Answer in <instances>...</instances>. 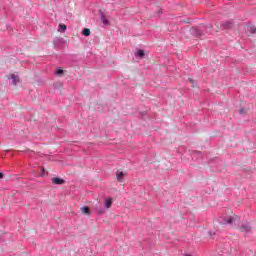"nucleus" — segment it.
I'll return each instance as SVG.
<instances>
[{"label": "nucleus", "instance_id": "3", "mask_svg": "<svg viewBox=\"0 0 256 256\" xmlns=\"http://www.w3.org/2000/svg\"><path fill=\"white\" fill-rule=\"evenodd\" d=\"M52 182L54 183V185H63V183H65V180L61 178H53Z\"/></svg>", "mask_w": 256, "mask_h": 256}, {"label": "nucleus", "instance_id": "6", "mask_svg": "<svg viewBox=\"0 0 256 256\" xmlns=\"http://www.w3.org/2000/svg\"><path fill=\"white\" fill-rule=\"evenodd\" d=\"M117 180L122 183L123 177H125V174L123 172H117L116 174Z\"/></svg>", "mask_w": 256, "mask_h": 256}, {"label": "nucleus", "instance_id": "12", "mask_svg": "<svg viewBox=\"0 0 256 256\" xmlns=\"http://www.w3.org/2000/svg\"><path fill=\"white\" fill-rule=\"evenodd\" d=\"M56 75H63V69H57Z\"/></svg>", "mask_w": 256, "mask_h": 256}, {"label": "nucleus", "instance_id": "13", "mask_svg": "<svg viewBox=\"0 0 256 256\" xmlns=\"http://www.w3.org/2000/svg\"><path fill=\"white\" fill-rule=\"evenodd\" d=\"M250 31H251L252 33H256V29L253 28V27H250Z\"/></svg>", "mask_w": 256, "mask_h": 256}, {"label": "nucleus", "instance_id": "5", "mask_svg": "<svg viewBox=\"0 0 256 256\" xmlns=\"http://www.w3.org/2000/svg\"><path fill=\"white\" fill-rule=\"evenodd\" d=\"M81 212L83 213V215H91V211L89 210V207H87V206L82 207Z\"/></svg>", "mask_w": 256, "mask_h": 256}, {"label": "nucleus", "instance_id": "2", "mask_svg": "<svg viewBox=\"0 0 256 256\" xmlns=\"http://www.w3.org/2000/svg\"><path fill=\"white\" fill-rule=\"evenodd\" d=\"M239 230H240L242 233H249V231H251V225H249V223L242 224V225L239 227Z\"/></svg>", "mask_w": 256, "mask_h": 256}, {"label": "nucleus", "instance_id": "11", "mask_svg": "<svg viewBox=\"0 0 256 256\" xmlns=\"http://www.w3.org/2000/svg\"><path fill=\"white\" fill-rule=\"evenodd\" d=\"M137 55H138V57H145V51L139 50V51L137 52Z\"/></svg>", "mask_w": 256, "mask_h": 256}, {"label": "nucleus", "instance_id": "16", "mask_svg": "<svg viewBox=\"0 0 256 256\" xmlns=\"http://www.w3.org/2000/svg\"><path fill=\"white\" fill-rule=\"evenodd\" d=\"M240 113H245V110H244V109H241V110H240Z\"/></svg>", "mask_w": 256, "mask_h": 256}, {"label": "nucleus", "instance_id": "7", "mask_svg": "<svg viewBox=\"0 0 256 256\" xmlns=\"http://www.w3.org/2000/svg\"><path fill=\"white\" fill-rule=\"evenodd\" d=\"M82 35H84V37H89V35H91V30L89 28H84Z\"/></svg>", "mask_w": 256, "mask_h": 256}, {"label": "nucleus", "instance_id": "4", "mask_svg": "<svg viewBox=\"0 0 256 256\" xmlns=\"http://www.w3.org/2000/svg\"><path fill=\"white\" fill-rule=\"evenodd\" d=\"M104 205L106 209H111V205H113V200H111V198L106 199Z\"/></svg>", "mask_w": 256, "mask_h": 256}, {"label": "nucleus", "instance_id": "14", "mask_svg": "<svg viewBox=\"0 0 256 256\" xmlns=\"http://www.w3.org/2000/svg\"><path fill=\"white\" fill-rule=\"evenodd\" d=\"M4 174L2 172H0V179H3Z\"/></svg>", "mask_w": 256, "mask_h": 256}, {"label": "nucleus", "instance_id": "9", "mask_svg": "<svg viewBox=\"0 0 256 256\" xmlns=\"http://www.w3.org/2000/svg\"><path fill=\"white\" fill-rule=\"evenodd\" d=\"M101 21L104 25H109V20H107V17H105L104 14H101Z\"/></svg>", "mask_w": 256, "mask_h": 256}, {"label": "nucleus", "instance_id": "8", "mask_svg": "<svg viewBox=\"0 0 256 256\" xmlns=\"http://www.w3.org/2000/svg\"><path fill=\"white\" fill-rule=\"evenodd\" d=\"M11 79L13 80L14 85H17V83H19V76L12 74Z\"/></svg>", "mask_w": 256, "mask_h": 256}, {"label": "nucleus", "instance_id": "10", "mask_svg": "<svg viewBox=\"0 0 256 256\" xmlns=\"http://www.w3.org/2000/svg\"><path fill=\"white\" fill-rule=\"evenodd\" d=\"M59 29L62 33H65L67 31V25L65 24H60Z\"/></svg>", "mask_w": 256, "mask_h": 256}, {"label": "nucleus", "instance_id": "1", "mask_svg": "<svg viewBox=\"0 0 256 256\" xmlns=\"http://www.w3.org/2000/svg\"><path fill=\"white\" fill-rule=\"evenodd\" d=\"M239 221H241V218L237 215H232L228 217H221L219 219L220 225H231V227H238Z\"/></svg>", "mask_w": 256, "mask_h": 256}, {"label": "nucleus", "instance_id": "15", "mask_svg": "<svg viewBox=\"0 0 256 256\" xmlns=\"http://www.w3.org/2000/svg\"><path fill=\"white\" fill-rule=\"evenodd\" d=\"M99 213H100V215H103V213H105V211L104 210H100Z\"/></svg>", "mask_w": 256, "mask_h": 256}]
</instances>
